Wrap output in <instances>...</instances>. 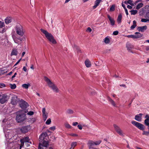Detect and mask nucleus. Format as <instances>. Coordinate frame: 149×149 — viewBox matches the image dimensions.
I'll use <instances>...</instances> for the list:
<instances>
[{"mask_svg": "<svg viewBox=\"0 0 149 149\" xmlns=\"http://www.w3.org/2000/svg\"><path fill=\"white\" fill-rule=\"evenodd\" d=\"M45 80L48 86L54 92L56 93H58L59 89L57 86L52 82L51 80L47 77H44Z\"/></svg>", "mask_w": 149, "mask_h": 149, "instance_id": "nucleus-1", "label": "nucleus"}, {"mask_svg": "<svg viewBox=\"0 0 149 149\" xmlns=\"http://www.w3.org/2000/svg\"><path fill=\"white\" fill-rule=\"evenodd\" d=\"M41 31L45 34L46 37L53 44H55L56 42L53 36L50 33H49L46 30L43 29H40Z\"/></svg>", "mask_w": 149, "mask_h": 149, "instance_id": "nucleus-2", "label": "nucleus"}, {"mask_svg": "<svg viewBox=\"0 0 149 149\" xmlns=\"http://www.w3.org/2000/svg\"><path fill=\"white\" fill-rule=\"evenodd\" d=\"M41 31L45 34L46 37L53 44H55L56 42L53 36L50 33H49L46 30L43 29H40Z\"/></svg>", "mask_w": 149, "mask_h": 149, "instance_id": "nucleus-3", "label": "nucleus"}, {"mask_svg": "<svg viewBox=\"0 0 149 149\" xmlns=\"http://www.w3.org/2000/svg\"><path fill=\"white\" fill-rule=\"evenodd\" d=\"M22 110L18 111L17 112V115L16 118V120L18 123L23 122L26 119V115L23 113Z\"/></svg>", "mask_w": 149, "mask_h": 149, "instance_id": "nucleus-4", "label": "nucleus"}, {"mask_svg": "<svg viewBox=\"0 0 149 149\" xmlns=\"http://www.w3.org/2000/svg\"><path fill=\"white\" fill-rule=\"evenodd\" d=\"M17 34L20 36H22L24 33L22 26L19 23H17L15 27Z\"/></svg>", "mask_w": 149, "mask_h": 149, "instance_id": "nucleus-5", "label": "nucleus"}, {"mask_svg": "<svg viewBox=\"0 0 149 149\" xmlns=\"http://www.w3.org/2000/svg\"><path fill=\"white\" fill-rule=\"evenodd\" d=\"M113 126L115 130L119 135L122 136H124V134L123 131L121 130L120 127L116 124H113Z\"/></svg>", "mask_w": 149, "mask_h": 149, "instance_id": "nucleus-6", "label": "nucleus"}, {"mask_svg": "<svg viewBox=\"0 0 149 149\" xmlns=\"http://www.w3.org/2000/svg\"><path fill=\"white\" fill-rule=\"evenodd\" d=\"M132 123L140 130H143L144 129L143 125L134 121H132Z\"/></svg>", "mask_w": 149, "mask_h": 149, "instance_id": "nucleus-7", "label": "nucleus"}, {"mask_svg": "<svg viewBox=\"0 0 149 149\" xmlns=\"http://www.w3.org/2000/svg\"><path fill=\"white\" fill-rule=\"evenodd\" d=\"M8 99V96L6 95H0V103L2 104L5 103Z\"/></svg>", "mask_w": 149, "mask_h": 149, "instance_id": "nucleus-8", "label": "nucleus"}, {"mask_svg": "<svg viewBox=\"0 0 149 149\" xmlns=\"http://www.w3.org/2000/svg\"><path fill=\"white\" fill-rule=\"evenodd\" d=\"M19 104L20 107L22 109H26L29 106L27 103L22 100H20Z\"/></svg>", "mask_w": 149, "mask_h": 149, "instance_id": "nucleus-9", "label": "nucleus"}, {"mask_svg": "<svg viewBox=\"0 0 149 149\" xmlns=\"http://www.w3.org/2000/svg\"><path fill=\"white\" fill-rule=\"evenodd\" d=\"M42 143V144L41 143H39L38 149H41V146L47 147L49 145V143L47 141H46L44 140Z\"/></svg>", "mask_w": 149, "mask_h": 149, "instance_id": "nucleus-10", "label": "nucleus"}, {"mask_svg": "<svg viewBox=\"0 0 149 149\" xmlns=\"http://www.w3.org/2000/svg\"><path fill=\"white\" fill-rule=\"evenodd\" d=\"M47 133L45 132L42 133L40 136L39 139V141L40 143H42L44 141L45 138L47 136Z\"/></svg>", "mask_w": 149, "mask_h": 149, "instance_id": "nucleus-11", "label": "nucleus"}, {"mask_svg": "<svg viewBox=\"0 0 149 149\" xmlns=\"http://www.w3.org/2000/svg\"><path fill=\"white\" fill-rule=\"evenodd\" d=\"M12 37L13 40L16 43L19 44V42L22 40V38L20 37L17 38L15 36H12Z\"/></svg>", "mask_w": 149, "mask_h": 149, "instance_id": "nucleus-12", "label": "nucleus"}, {"mask_svg": "<svg viewBox=\"0 0 149 149\" xmlns=\"http://www.w3.org/2000/svg\"><path fill=\"white\" fill-rule=\"evenodd\" d=\"M17 97L16 96L13 95L12 98L11 103L13 105L16 104L17 102Z\"/></svg>", "mask_w": 149, "mask_h": 149, "instance_id": "nucleus-13", "label": "nucleus"}, {"mask_svg": "<svg viewBox=\"0 0 149 149\" xmlns=\"http://www.w3.org/2000/svg\"><path fill=\"white\" fill-rule=\"evenodd\" d=\"M107 17L110 22V24L112 26H114L115 24V21L114 19L112 18L109 15H107Z\"/></svg>", "mask_w": 149, "mask_h": 149, "instance_id": "nucleus-14", "label": "nucleus"}, {"mask_svg": "<svg viewBox=\"0 0 149 149\" xmlns=\"http://www.w3.org/2000/svg\"><path fill=\"white\" fill-rule=\"evenodd\" d=\"M126 47L129 52L132 53H133L131 50V49L134 48V46L133 45L131 44L127 43L126 44Z\"/></svg>", "mask_w": 149, "mask_h": 149, "instance_id": "nucleus-15", "label": "nucleus"}, {"mask_svg": "<svg viewBox=\"0 0 149 149\" xmlns=\"http://www.w3.org/2000/svg\"><path fill=\"white\" fill-rule=\"evenodd\" d=\"M147 28L146 26H139L137 27V29L139 31L143 32L145 30H146Z\"/></svg>", "mask_w": 149, "mask_h": 149, "instance_id": "nucleus-16", "label": "nucleus"}, {"mask_svg": "<svg viewBox=\"0 0 149 149\" xmlns=\"http://www.w3.org/2000/svg\"><path fill=\"white\" fill-rule=\"evenodd\" d=\"M143 115L142 113H140L139 114L136 115L135 117V119L136 120L140 122L141 120L142 119V116Z\"/></svg>", "mask_w": 149, "mask_h": 149, "instance_id": "nucleus-17", "label": "nucleus"}, {"mask_svg": "<svg viewBox=\"0 0 149 149\" xmlns=\"http://www.w3.org/2000/svg\"><path fill=\"white\" fill-rule=\"evenodd\" d=\"M145 118L146 119L144 120V123L146 125H149V115L147 114L145 116Z\"/></svg>", "mask_w": 149, "mask_h": 149, "instance_id": "nucleus-18", "label": "nucleus"}, {"mask_svg": "<svg viewBox=\"0 0 149 149\" xmlns=\"http://www.w3.org/2000/svg\"><path fill=\"white\" fill-rule=\"evenodd\" d=\"M107 100L113 106L116 107V105L115 101L110 97H107Z\"/></svg>", "mask_w": 149, "mask_h": 149, "instance_id": "nucleus-19", "label": "nucleus"}, {"mask_svg": "<svg viewBox=\"0 0 149 149\" xmlns=\"http://www.w3.org/2000/svg\"><path fill=\"white\" fill-rule=\"evenodd\" d=\"M20 141H23L24 142H27L30 143L31 144L32 143L30 141V139L29 138L27 137H24L22 139H21L20 140Z\"/></svg>", "mask_w": 149, "mask_h": 149, "instance_id": "nucleus-20", "label": "nucleus"}, {"mask_svg": "<svg viewBox=\"0 0 149 149\" xmlns=\"http://www.w3.org/2000/svg\"><path fill=\"white\" fill-rule=\"evenodd\" d=\"M21 132L24 133L27 132L28 131V126H25L22 127L20 129Z\"/></svg>", "mask_w": 149, "mask_h": 149, "instance_id": "nucleus-21", "label": "nucleus"}, {"mask_svg": "<svg viewBox=\"0 0 149 149\" xmlns=\"http://www.w3.org/2000/svg\"><path fill=\"white\" fill-rule=\"evenodd\" d=\"M89 149H94L92 146L94 145V142L92 141H89L88 143Z\"/></svg>", "mask_w": 149, "mask_h": 149, "instance_id": "nucleus-22", "label": "nucleus"}, {"mask_svg": "<svg viewBox=\"0 0 149 149\" xmlns=\"http://www.w3.org/2000/svg\"><path fill=\"white\" fill-rule=\"evenodd\" d=\"M18 54V51L17 49L13 48V49L11 53V55H15L16 56Z\"/></svg>", "mask_w": 149, "mask_h": 149, "instance_id": "nucleus-23", "label": "nucleus"}, {"mask_svg": "<svg viewBox=\"0 0 149 149\" xmlns=\"http://www.w3.org/2000/svg\"><path fill=\"white\" fill-rule=\"evenodd\" d=\"M102 0H96L95 1V5L93 6V9H95L98 6L100 2L102 1Z\"/></svg>", "mask_w": 149, "mask_h": 149, "instance_id": "nucleus-24", "label": "nucleus"}, {"mask_svg": "<svg viewBox=\"0 0 149 149\" xmlns=\"http://www.w3.org/2000/svg\"><path fill=\"white\" fill-rule=\"evenodd\" d=\"M135 38H139L143 36L142 34L139 32H136L135 33Z\"/></svg>", "mask_w": 149, "mask_h": 149, "instance_id": "nucleus-25", "label": "nucleus"}, {"mask_svg": "<svg viewBox=\"0 0 149 149\" xmlns=\"http://www.w3.org/2000/svg\"><path fill=\"white\" fill-rule=\"evenodd\" d=\"M122 18V15L121 14H120L118 15L117 19V22L118 24H120L121 23Z\"/></svg>", "mask_w": 149, "mask_h": 149, "instance_id": "nucleus-26", "label": "nucleus"}, {"mask_svg": "<svg viewBox=\"0 0 149 149\" xmlns=\"http://www.w3.org/2000/svg\"><path fill=\"white\" fill-rule=\"evenodd\" d=\"M85 64L87 68H89L91 66V64L90 62L88 59L86 60L85 61Z\"/></svg>", "mask_w": 149, "mask_h": 149, "instance_id": "nucleus-27", "label": "nucleus"}, {"mask_svg": "<svg viewBox=\"0 0 149 149\" xmlns=\"http://www.w3.org/2000/svg\"><path fill=\"white\" fill-rule=\"evenodd\" d=\"M5 22L6 24H8L11 22L12 19L10 17H7L5 19Z\"/></svg>", "mask_w": 149, "mask_h": 149, "instance_id": "nucleus-28", "label": "nucleus"}, {"mask_svg": "<svg viewBox=\"0 0 149 149\" xmlns=\"http://www.w3.org/2000/svg\"><path fill=\"white\" fill-rule=\"evenodd\" d=\"M30 86V84L29 83H28L27 84H22V86L24 88L27 89L29 88V87Z\"/></svg>", "mask_w": 149, "mask_h": 149, "instance_id": "nucleus-29", "label": "nucleus"}, {"mask_svg": "<svg viewBox=\"0 0 149 149\" xmlns=\"http://www.w3.org/2000/svg\"><path fill=\"white\" fill-rule=\"evenodd\" d=\"M104 41L106 44H108L109 43L110 40L109 37H107L104 39Z\"/></svg>", "mask_w": 149, "mask_h": 149, "instance_id": "nucleus-30", "label": "nucleus"}, {"mask_svg": "<svg viewBox=\"0 0 149 149\" xmlns=\"http://www.w3.org/2000/svg\"><path fill=\"white\" fill-rule=\"evenodd\" d=\"M74 49L76 51L77 53L80 52L81 50L79 47L77 46L74 45Z\"/></svg>", "mask_w": 149, "mask_h": 149, "instance_id": "nucleus-31", "label": "nucleus"}, {"mask_svg": "<svg viewBox=\"0 0 149 149\" xmlns=\"http://www.w3.org/2000/svg\"><path fill=\"white\" fill-rule=\"evenodd\" d=\"M133 25H132L130 27V28L132 29H133L136 26V22L135 20L133 21Z\"/></svg>", "mask_w": 149, "mask_h": 149, "instance_id": "nucleus-32", "label": "nucleus"}, {"mask_svg": "<svg viewBox=\"0 0 149 149\" xmlns=\"http://www.w3.org/2000/svg\"><path fill=\"white\" fill-rule=\"evenodd\" d=\"M143 4L142 3H141L137 4L136 6V9H139L143 7Z\"/></svg>", "mask_w": 149, "mask_h": 149, "instance_id": "nucleus-33", "label": "nucleus"}, {"mask_svg": "<svg viewBox=\"0 0 149 149\" xmlns=\"http://www.w3.org/2000/svg\"><path fill=\"white\" fill-rule=\"evenodd\" d=\"M132 2H133V1L131 0L125 1L124 2V3L126 5H127L128 4L130 5L131 4H132Z\"/></svg>", "mask_w": 149, "mask_h": 149, "instance_id": "nucleus-34", "label": "nucleus"}, {"mask_svg": "<svg viewBox=\"0 0 149 149\" xmlns=\"http://www.w3.org/2000/svg\"><path fill=\"white\" fill-rule=\"evenodd\" d=\"M43 116L44 120L45 121L46 120L47 118V113H43Z\"/></svg>", "mask_w": 149, "mask_h": 149, "instance_id": "nucleus-35", "label": "nucleus"}, {"mask_svg": "<svg viewBox=\"0 0 149 149\" xmlns=\"http://www.w3.org/2000/svg\"><path fill=\"white\" fill-rule=\"evenodd\" d=\"M130 12L131 15H134L137 13V10H131Z\"/></svg>", "mask_w": 149, "mask_h": 149, "instance_id": "nucleus-36", "label": "nucleus"}, {"mask_svg": "<svg viewBox=\"0 0 149 149\" xmlns=\"http://www.w3.org/2000/svg\"><path fill=\"white\" fill-rule=\"evenodd\" d=\"M73 111L70 109H68L66 111V113L68 114H71L73 113Z\"/></svg>", "mask_w": 149, "mask_h": 149, "instance_id": "nucleus-37", "label": "nucleus"}, {"mask_svg": "<svg viewBox=\"0 0 149 149\" xmlns=\"http://www.w3.org/2000/svg\"><path fill=\"white\" fill-rule=\"evenodd\" d=\"M77 145V143L76 142H73L71 144V147L74 148Z\"/></svg>", "mask_w": 149, "mask_h": 149, "instance_id": "nucleus-38", "label": "nucleus"}, {"mask_svg": "<svg viewBox=\"0 0 149 149\" xmlns=\"http://www.w3.org/2000/svg\"><path fill=\"white\" fill-rule=\"evenodd\" d=\"M10 88L12 89H15L16 87V86L15 84H10Z\"/></svg>", "mask_w": 149, "mask_h": 149, "instance_id": "nucleus-39", "label": "nucleus"}, {"mask_svg": "<svg viewBox=\"0 0 149 149\" xmlns=\"http://www.w3.org/2000/svg\"><path fill=\"white\" fill-rule=\"evenodd\" d=\"M65 126L66 128L70 129L71 128V126L68 123H65Z\"/></svg>", "mask_w": 149, "mask_h": 149, "instance_id": "nucleus-40", "label": "nucleus"}, {"mask_svg": "<svg viewBox=\"0 0 149 149\" xmlns=\"http://www.w3.org/2000/svg\"><path fill=\"white\" fill-rule=\"evenodd\" d=\"M143 135H146V136H149V131H144L143 133Z\"/></svg>", "mask_w": 149, "mask_h": 149, "instance_id": "nucleus-41", "label": "nucleus"}, {"mask_svg": "<svg viewBox=\"0 0 149 149\" xmlns=\"http://www.w3.org/2000/svg\"><path fill=\"white\" fill-rule=\"evenodd\" d=\"M141 0H139L138 1H136L135 3H133V2H132V4H130L131 6H134L135 5H136V3H138L140 1H141Z\"/></svg>", "mask_w": 149, "mask_h": 149, "instance_id": "nucleus-42", "label": "nucleus"}, {"mask_svg": "<svg viewBox=\"0 0 149 149\" xmlns=\"http://www.w3.org/2000/svg\"><path fill=\"white\" fill-rule=\"evenodd\" d=\"M141 22H149V19L143 18L142 19H141Z\"/></svg>", "mask_w": 149, "mask_h": 149, "instance_id": "nucleus-43", "label": "nucleus"}, {"mask_svg": "<svg viewBox=\"0 0 149 149\" xmlns=\"http://www.w3.org/2000/svg\"><path fill=\"white\" fill-rule=\"evenodd\" d=\"M126 37L129 38H135V36L134 35H129L126 36Z\"/></svg>", "mask_w": 149, "mask_h": 149, "instance_id": "nucleus-44", "label": "nucleus"}, {"mask_svg": "<svg viewBox=\"0 0 149 149\" xmlns=\"http://www.w3.org/2000/svg\"><path fill=\"white\" fill-rule=\"evenodd\" d=\"M101 141L100 140H99L98 141H96L95 142H94V145H99L101 143Z\"/></svg>", "mask_w": 149, "mask_h": 149, "instance_id": "nucleus-45", "label": "nucleus"}, {"mask_svg": "<svg viewBox=\"0 0 149 149\" xmlns=\"http://www.w3.org/2000/svg\"><path fill=\"white\" fill-rule=\"evenodd\" d=\"M51 123V120L50 118L48 119L46 121V123L47 125Z\"/></svg>", "mask_w": 149, "mask_h": 149, "instance_id": "nucleus-46", "label": "nucleus"}, {"mask_svg": "<svg viewBox=\"0 0 149 149\" xmlns=\"http://www.w3.org/2000/svg\"><path fill=\"white\" fill-rule=\"evenodd\" d=\"M4 25V23L0 21V28H2Z\"/></svg>", "mask_w": 149, "mask_h": 149, "instance_id": "nucleus-47", "label": "nucleus"}, {"mask_svg": "<svg viewBox=\"0 0 149 149\" xmlns=\"http://www.w3.org/2000/svg\"><path fill=\"white\" fill-rule=\"evenodd\" d=\"M20 142H21V143L20 146V149H21L22 148L23 146L24 142L23 141H20Z\"/></svg>", "mask_w": 149, "mask_h": 149, "instance_id": "nucleus-48", "label": "nucleus"}, {"mask_svg": "<svg viewBox=\"0 0 149 149\" xmlns=\"http://www.w3.org/2000/svg\"><path fill=\"white\" fill-rule=\"evenodd\" d=\"M34 113L33 111H30L27 113V114L29 115H32Z\"/></svg>", "mask_w": 149, "mask_h": 149, "instance_id": "nucleus-49", "label": "nucleus"}, {"mask_svg": "<svg viewBox=\"0 0 149 149\" xmlns=\"http://www.w3.org/2000/svg\"><path fill=\"white\" fill-rule=\"evenodd\" d=\"M92 31V29L90 27H88L86 30V31L90 33Z\"/></svg>", "mask_w": 149, "mask_h": 149, "instance_id": "nucleus-50", "label": "nucleus"}, {"mask_svg": "<svg viewBox=\"0 0 149 149\" xmlns=\"http://www.w3.org/2000/svg\"><path fill=\"white\" fill-rule=\"evenodd\" d=\"M118 32L117 31H114L113 32V34L114 35H116L118 34Z\"/></svg>", "mask_w": 149, "mask_h": 149, "instance_id": "nucleus-51", "label": "nucleus"}, {"mask_svg": "<svg viewBox=\"0 0 149 149\" xmlns=\"http://www.w3.org/2000/svg\"><path fill=\"white\" fill-rule=\"evenodd\" d=\"M125 4L124 2H123L122 3V6L124 9H127L126 8Z\"/></svg>", "mask_w": 149, "mask_h": 149, "instance_id": "nucleus-52", "label": "nucleus"}, {"mask_svg": "<svg viewBox=\"0 0 149 149\" xmlns=\"http://www.w3.org/2000/svg\"><path fill=\"white\" fill-rule=\"evenodd\" d=\"M55 127L54 126H53L50 127L49 129L50 130H52L53 131H54L55 129Z\"/></svg>", "mask_w": 149, "mask_h": 149, "instance_id": "nucleus-53", "label": "nucleus"}, {"mask_svg": "<svg viewBox=\"0 0 149 149\" xmlns=\"http://www.w3.org/2000/svg\"><path fill=\"white\" fill-rule=\"evenodd\" d=\"M115 7V6L114 5H112L110 7L109 9H114Z\"/></svg>", "mask_w": 149, "mask_h": 149, "instance_id": "nucleus-54", "label": "nucleus"}, {"mask_svg": "<svg viewBox=\"0 0 149 149\" xmlns=\"http://www.w3.org/2000/svg\"><path fill=\"white\" fill-rule=\"evenodd\" d=\"M127 5V8L130 9H131L132 8V7L129 5Z\"/></svg>", "mask_w": 149, "mask_h": 149, "instance_id": "nucleus-55", "label": "nucleus"}, {"mask_svg": "<svg viewBox=\"0 0 149 149\" xmlns=\"http://www.w3.org/2000/svg\"><path fill=\"white\" fill-rule=\"evenodd\" d=\"M70 135L73 136H78V135L76 134H70Z\"/></svg>", "mask_w": 149, "mask_h": 149, "instance_id": "nucleus-56", "label": "nucleus"}, {"mask_svg": "<svg viewBox=\"0 0 149 149\" xmlns=\"http://www.w3.org/2000/svg\"><path fill=\"white\" fill-rule=\"evenodd\" d=\"M21 58L20 59H19L16 63L15 64V65H14V66H16V65H17L19 63V62H20L21 60Z\"/></svg>", "mask_w": 149, "mask_h": 149, "instance_id": "nucleus-57", "label": "nucleus"}, {"mask_svg": "<svg viewBox=\"0 0 149 149\" xmlns=\"http://www.w3.org/2000/svg\"><path fill=\"white\" fill-rule=\"evenodd\" d=\"M77 127L80 130H81L82 129V127L81 125H78L77 126Z\"/></svg>", "mask_w": 149, "mask_h": 149, "instance_id": "nucleus-58", "label": "nucleus"}, {"mask_svg": "<svg viewBox=\"0 0 149 149\" xmlns=\"http://www.w3.org/2000/svg\"><path fill=\"white\" fill-rule=\"evenodd\" d=\"M6 41H7L6 40V39L4 40V43L3 42H1V45H4V44H5V42H6Z\"/></svg>", "mask_w": 149, "mask_h": 149, "instance_id": "nucleus-59", "label": "nucleus"}, {"mask_svg": "<svg viewBox=\"0 0 149 149\" xmlns=\"http://www.w3.org/2000/svg\"><path fill=\"white\" fill-rule=\"evenodd\" d=\"M46 113L45 111V108H43L42 110V113Z\"/></svg>", "mask_w": 149, "mask_h": 149, "instance_id": "nucleus-60", "label": "nucleus"}, {"mask_svg": "<svg viewBox=\"0 0 149 149\" xmlns=\"http://www.w3.org/2000/svg\"><path fill=\"white\" fill-rule=\"evenodd\" d=\"M146 17L149 19V11L147 12L146 14Z\"/></svg>", "mask_w": 149, "mask_h": 149, "instance_id": "nucleus-61", "label": "nucleus"}, {"mask_svg": "<svg viewBox=\"0 0 149 149\" xmlns=\"http://www.w3.org/2000/svg\"><path fill=\"white\" fill-rule=\"evenodd\" d=\"M146 49L148 51L149 50V46H145Z\"/></svg>", "mask_w": 149, "mask_h": 149, "instance_id": "nucleus-62", "label": "nucleus"}, {"mask_svg": "<svg viewBox=\"0 0 149 149\" xmlns=\"http://www.w3.org/2000/svg\"><path fill=\"white\" fill-rule=\"evenodd\" d=\"M78 124V123L77 122H75L73 123L72 125L73 126H76Z\"/></svg>", "mask_w": 149, "mask_h": 149, "instance_id": "nucleus-63", "label": "nucleus"}, {"mask_svg": "<svg viewBox=\"0 0 149 149\" xmlns=\"http://www.w3.org/2000/svg\"><path fill=\"white\" fill-rule=\"evenodd\" d=\"M23 70H24L25 72L27 71V69L25 66H24L23 68Z\"/></svg>", "mask_w": 149, "mask_h": 149, "instance_id": "nucleus-64", "label": "nucleus"}]
</instances>
